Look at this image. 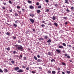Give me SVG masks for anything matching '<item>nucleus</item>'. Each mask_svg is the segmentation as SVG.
Listing matches in <instances>:
<instances>
[{
  "instance_id": "nucleus-1",
  "label": "nucleus",
  "mask_w": 74,
  "mask_h": 74,
  "mask_svg": "<svg viewBox=\"0 0 74 74\" xmlns=\"http://www.w3.org/2000/svg\"><path fill=\"white\" fill-rule=\"evenodd\" d=\"M18 70H19L17 71L18 73H23V70L21 69H19V67H16L14 69V71H17Z\"/></svg>"
},
{
  "instance_id": "nucleus-2",
  "label": "nucleus",
  "mask_w": 74,
  "mask_h": 74,
  "mask_svg": "<svg viewBox=\"0 0 74 74\" xmlns=\"http://www.w3.org/2000/svg\"><path fill=\"white\" fill-rule=\"evenodd\" d=\"M18 45L19 46H18L17 47V49H18V50H21V51H22L21 50H23V47H22V45Z\"/></svg>"
},
{
  "instance_id": "nucleus-3",
  "label": "nucleus",
  "mask_w": 74,
  "mask_h": 74,
  "mask_svg": "<svg viewBox=\"0 0 74 74\" xmlns=\"http://www.w3.org/2000/svg\"><path fill=\"white\" fill-rule=\"evenodd\" d=\"M43 37H44V40H47L48 39V36H43Z\"/></svg>"
},
{
  "instance_id": "nucleus-4",
  "label": "nucleus",
  "mask_w": 74,
  "mask_h": 74,
  "mask_svg": "<svg viewBox=\"0 0 74 74\" xmlns=\"http://www.w3.org/2000/svg\"><path fill=\"white\" fill-rule=\"evenodd\" d=\"M29 20L32 23H34V20L33 19L30 18Z\"/></svg>"
},
{
  "instance_id": "nucleus-5",
  "label": "nucleus",
  "mask_w": 74,
  "mask_h": 74,
  "mask_svg": "<svg viewBox=\"0 0 74 74\" xmlns=\"http://www.w3.org/2000/svg\"><path fill=\"white\" fill-rule=\"evenodd\" d=\"M3 71L5 73H7V72H8V70H7L6 69H5Z\"/></svg>"
},
{
  "instance_id": "nucleus-6",
  "label": "nucleus",
  "mask_w": 74,
  "mask_h": 74,
  "mask_svg": "<svg viewBox=\"0 0 74 74\" xmlns=\"http://www.w3.org/2000/svg\"><path fill=\"white\" fill-rule=\"evenodd\" d=\"M58 48H61V49H62V48H63V46H59Z\"/></svg>"
},
{
  "instance_id": "nucleus-7",
  "label": "nucleus",
  "mask_w": 74,
  "mask_h": 74,
  "mask_svg": "<svg viewBox=\"0 0 74 74\" xmlns=\"http://www.w3.org/2000/svg\"><path fill=\"white\" fill-rule=\"evenodd\" d=\"M35 16V15H34V14H30V16H32V17H33V16Z\"/></svg>"
},
{
  "instance_id": "nucleus-8",
  "label": "nucleus",
  "mask_w": 74,
  "mask_h": 74,
  "mask_svg": "<svg viewBox=\"0 0 74 74\" xmlns=\"http://www.w3.org/2000/svg\"><path fill=\"white\" fill-rule=\"evenodd\" d=\"M52 19L53 20H56V17H55L54 16H53L52 18Z\"/></svg>"
},
{
  "instance_id": "nucleus-9",
  "label": "nucleus",
  "mask_w": 74,
  "mask_h": 74,
  "mask_svg": "<svg viewBox=\"0 0 74 74\" xmlns=\"http://www.w3.org/2000/svg\"><path fill=\"white\" fill-rule=\"evenodd\" d=\"M56 51L57 52H58V53H60V52H61V51H60L59 49H57V50H56Z\"/></svg>"
},
{
  "instance_id": "nucleus-10",
  "label": "nucleus",
  "mask_w": 74,
  "mask_h": 74,
  "mask_svg": "<svg viewBox=\"0 0 74 74\" xmlns=\"http://www.w3.org/2000/svg\"><path fill=\"white\" fill-rule=\"evenodd\" d=\"M65 3H67L68 4H69V2H68V0H65Z\"/></svg>"
},
{
  "instance_id": "nucleus-11",
  "label": "nucleus",
  "mask_w": 74,
  "mask_h": 74,
  "mask_svg": "<svg viewBox=\"0 0 74 74\" xmlns=\"http://www.w3.org/2000/svg\"><path fill=\"white\" fill-rule=\"evenodd\" d=\"M30 8L31 9H32V8H34V6H32V5H30L29 6Z\"/></svg>"
},
{
  "instance_id": "nucleus-12",
  "label": "nucleus",
  "mask_w": 74,
  "mask_h": 74,
  "mask_svg": "<svg viewBox=\"0 0 74 74\" xmlns=\"http://www.w3.org/2000/svg\"><path fill=\"white\" fill-rule=\"evenodd\" d=\"M52 41L51 40V39H49L48 41H47V42H51Z\"/></svg>"
},
{
  "instance_id": "nucleus-13",
  "label": "nucleus",
  "mask_w": 74,
  "mask_h": 74,
  "mask_svg": "<svg viewBox=\"0 0 74 74\" xmlns=\"http://www.w3.org/2000/svg\"><path fill=\"white\" fill-rule=\"evenodd\" d=\"M42 61V60H40V59H38L37 60V62H41Z\"/></svg>"
},
{
  "instance_id": "nucleus-14",
  "label": "nucleus",
  "mask_w": 74,
  "mask_h": 74,
  "mask_svg": "<svg viewBox=\"0 0 74 74\" xmlns=\"http://www.w3.org/2000/svg\"><path fill=\"white\" fill-rule=\"evenodd\" d=\"M18 25H16V24L14 23L13 24V26H14V27H17Z\"/></svg>"
},
{
  "instance_id": "nucleus-15",
  "label": "nucleus",
  "mask_w": 74,
  "mask_h": 74,
  "mask_svg": "<svg viewBox=\"0 0 74 74\" xmlns=\"http://www.w3.org/2000/svg\"><path fill=\"white\" fill-rule=\"evenodd\" d=\"M34 58L35 59V60H37V58L36 57V56H34Z\"/></svg>"
},
{
  "instance_id": "nucleus-16",
  "label": "nucleus",
  "mask_w": 74,
  "mask_h": 74,
  "mask_svg": "<svg viewBox=\"0 0 74 74\" xmlns=\"http://www.w3.org/2000/svg\"><path fill=\"white\" fill-rule=\"evenodd\" d=\"M52 73L53 74H55V73H56V72L55 71H52Z\"/></svg>"
},
{
  "instance_id": "nucleus-17",
  "label": "nucleus",
  "mask_w": 74,
  "mask_h": 74,
  "mask_svg": "<svg viewBox=\"0 0 74 74\" xmlns=\"http://www.w3.org/2000/svg\"><path fill=\"white\" fill-rule=\"evenodd\" d=\"M37 13H40V12H41V11L40 10H37Z\"/></svg>"
},
{
  "instance_id": "nucleus-18",
  "label": "nucleus",
  "mask_w": 74,
  "mask_h": 74,
  "mask_svg": "<svg viewBox=\"0 0 74 74\" xmlns=\"http://www.w3.org/2000/svg\"><path fill=\"white\" fill-rule=\"evenodd\" d=\"M62 64L63 66H66V64L64 62H62Z\"/></svg>"
},
{
  "instance_id": "nucleus-19",
  "label": "nucleus",
  "mask_w": 74,
  "mask_h": 74,
  "mask_svg": "<svg viewBox=\"0 0 74 74\" xmlns=\"http://www.w3.org/2000/svg\"><path fill=\"white\" fill-rule=\"evenodd\" d=\"M9 3L11 4H12V2L10 0L9 1Z\"/></svg>"
},
{
  "instance_id": "nucleus-20",
  "label": "nucleus",
  "mask_w": 74,
  "mask_h": 74,
  "mask_svg": "<svg viewBox=\"0 0 74 74\" xmlns=\"http://www.w3.org/2000/svg\"><path fill=\"white\" fill-rule=\"evenodd\" d=\"M6 49L7 51H10V47H8V48H7Z\"/></svg>"
},
{
  "instance_id": "nucleus-21",
  "label": "nucleus",
  "mask_w": 74,
  "mask_h": 74,
  "mask_svg": "<svg viewBox=\"0 0 74 74\" xmlns=\"http://www.w3.org/2000/svg\"><path fill=\"white\" fill-rule=\"evenodd\" d=\"M44 40V38H39V40Z\"/></svg>"
},
{
  "instance_id": "nucleus-22",
  "label": "nucleus",
  "mask_w": 74,
  "mask_h": 74,
  "mask_svg": "<svg viewBox=\"0 0 74 74\" xmlns=\"http://www.w3.org/2000/svg\"><path fill=\"white\" fill-rule=\"evenodd\" d=\"M54 25H55V26H56V27L58 26V24L56 23H54Z\"/></svg>"
},
{
  "instance_id": "nucleus-23",
  "label": "nucleus",
  "mask_w": 74,
  "mask_h": 74,
  "mask_svg": "<svg viewBox=\"0 0 74 74\" xmlns=\"http://www.w3.org/2000/svg\"><path fill=\"white\" fill-rule=\"evenodd\" d=\"M66 73H67V74H70L71 73L70 71H67L66 72Z\"/></svg>"
},
{
  "instance_id": "nucleus-24",
  "label": "nucleus",
  "mask_w": 74,
  "mask_h": 74,
  "mask_svg": "<svg viewBox=\"0 0 74 74\" xmlns=\"http://www.w3.org/2000/svg\"><path fill=\"white\" fill-rule=\"evenodd\" d=\"M48 74H49V73H51V71L50 70H49L47 72Z\"/></svg>"
},
{
  "instance_id": "nucleus-25",
  "label": "nucleus",
  "mask_w": 74,
  "mask_h": 74,
  "mask_svg": "<svg viewBox=\"0 0 74 74\" xmlns=\"http://www.w3.org/2000/svg\"><path fill=\"white\" fill-rule=\"evenodd\" d=\"M16 7L18 9H20L21 8L19 6H17Z\"/></svg>"
},
{
  "instance_id": "nucleus-26",
  "label": "nucleus",
  "mask_w": 74,
  "mask_h": 74,
  "mask_svg": "<svg viewBox=\"0 0 74 74\" xmlns=\"http://www.w3.org/2000/svg\"><path fill=\"white\" fill-rule=\"evenodd\" d=\"M0 72H1V73H3V70L0 68Z\"/></svg>"
},
{
  "instance_id": "nucleus-27",
  "label": "nucleus",
  "mask_w": 74,
  "mask_h": 74,
  "mask_svg": "<svg viewBox=\"0 0 74 74\" xmlns=\"http://www.w3.org/2000/svg\"><path fill=\"white\" fill-rule=\"evenodd\" d=\"M71 10H74V7L72 6L71 7Z\"/></svg>"
},
{
  "instance_id": "nucleus-28",
  "label": "nucleus",
  "mask_w": 74,
  "mask_h": 74,
  "mask_svg": "<svg viewBox=\"0 0 74 74\" xmlns=\"http://www.w3.org/2000/svg\"><path fill=\"white\" fill-rule=\"evenodd\" d=\"M11 62L12 64H14V63H15V61L13 60Z\"/></svg>"
},
{
  "instance_id": "nucleus-29",
  "label": "nucleus",
  "mask_w": 74,
  "mask_h": 74,
  "mask_svg": "<svg viewBox=\"0 0 74 74\" xmlns=\"http://www.w3.org/2000/svg\"><path fill=\"white\" fill-rule=\"evenodd\" d=\"M48 55H49V56H51V53L49 52H48Z\"/></svg>"
},
{
  "instance_id": "nucleus-30",
  "label": "nucleus",
  "mask_w": 74,
  "mask_h": 74,
  "mask_svg": "<svg viewBox=\"0 0 74 74\" xmlns=\"http://www.w3.org/2000/svg\"><path fill=\"white\" fill-rule=\"evenodd\" d=\"M62 45H63L64 46V47H66V44L64 43H63Z\"/></svg>"
},
{
  "instance_id": "nucleus-31",
  "label": "nucleus",
  "mask_w": 74,
  "mask_h": 74,
  "mask_svg": "<svg viewBox=\"0 0 74 74\" xmlns=\"http://www.w3.org/2000/svg\"><path fill=\"white\" fill-rule=\"evenodd\" d=\"M28 3H29L30 4V3H31L32 1H31L28 0Z\"/></svg>"
},
{
  "instance_id": "nucleus-32",
  "label": "nucleus",
  "mask_w": 74,
  "mask_h": 74,
  "mask_svg": "<svg viewBox=\"0 0 74 74\" xmlns=\"http://www.w3.org/2000/svg\"><path fill=\"white\" fill-rule=\"evenodd\" d=\"M55 60L54 59H53L51 60V62H55Z\"/></svg>"
},
{
  "instance_id": "nucleus-33",
  "label": "nucleus",
  "mask_w": 74,
  "mask_h": 74,
  "mask_svg": "<svg viewBox=\"0 0 74 74\" xmlns=\"http://www.w3.org/2000/svg\"><path fill=\"white\" fill-rule=\"evenodd\" d=\"M6 35H7L8 36H10V33L8 32H7Z\"/></svg>"
},
{
  "instance_id": "nucleus-34",
  "label": "nucleus",
  "mask_w": 74,
  "mask_h": 74,
  "mask_svg": "<svg viewBox=\"0 0 74 74\" xmlns=\"http://www.w3.org/2000/svg\"><path fill=\"white\" fill-rule=\"evenodd\" d=\"M66 58L68 59H70V56H67Z\"/></svg>"
},
{
  "instance_id": "nucleus-35",
  "label": "nucleus",
  "mask_w": 74,
  "mask_h": 74,
  "mask_svg": "<svg viewBox=\"0 0 74 74\" xmlns=\"http://www.w3.org/2000/svg\"><path fill=\"white\" fill-rule=\"evenodd\" d=\"M52 25V24L51 23V22L49 21V25Z\"/></svg>"
},
{
  "instance_id": "nucleus-36",
  "label": "nucleus",
  "mask_w": 74,
  "mask_h": 74,
  "mask_svg": "<svg viewBox=\"0 0 74 74\" xmlns=\"http://www.w3.org/2000/svg\"><path fill=\"white\" fill-rule=\"evenodd\" d=\"M63 18L65 19H66V20H67V19H68V18H67V17H64Z\"/></svg>"
},
{
  "instance_id": "nucleus-37",
  "label": "nucleus",
  "mask_w": 74,
  "mask_h": 74,
  "mask_svg": "<svg viewBox=\"0 0 74 74\" xmlns=\"http://www.w3.org/2000/svg\"><path fill=\"white\" fill-rule=\"evenodd\" d=\"M39 4H40V3H39V2H37L36 3V5H39Z\"/></svg>"
},
{
  "instance_id": "nucleus-38",
  "label": "nucleus",
  "mask_w": 74,
  "mask_h": 74,
  "mask_svg": "<svg viewBox=\"0 0 74 74\" xmlns=\"http://www.w3.org/2000/svg\"><path fill=\"white\" fill-rule=\"evenodd\" d=\"M32 73H33V74H34V73H36V72L34 71H32Z\"/></svg>"
},
{
  "instance_id": "nucleus-39",
  "label": "nucleus",
  "mask_w": 74,
  "mask_h": 74,
  "mask_svg": "<svg viewBox=\"0 0 74 74\" xmlns=\"http://www.w3.org/2000/svg\"><path fill=\"white\" fill-rule=\"evenodd\" d=\"M49 9H47L46 10V12H49Z\"/></svg>"
},
{
  "instance_id": "nucleus-40",
  "label": "nucleus",
  "mask_w": 74,
  "mask_h": 74,
  "mask_svg": "<svg viewBox=\"0 0 74 74\" xmlns=\"http://www.w3.org/2000/svg\"><path fill=\"white\" fill-rule=\"evenodd\" d=\"M15 16H18V14L17 13H15L14 14Z\"/></svg>"
},
{
  "instance_id": "nucleus-41",
  "label": "nucleus",
  "mask_w": 74,
  "mask_h": 74,
  "mask_svg": "<svg viewBox=\"0 0 74 74\" xmlns=\"http://www.w3.org/2000/svg\"><path fill=\"white\" fill-rule=\"evenodd\" d=\"M18 43H21V40H18Z\"/></svg>"
},
{
  "instance_id": "nucleus-42",
  "label": "nucleus",
  "mask_w": 74,
  "mask_h": 74,
  "mask_svg": "<svg viewBox=\"0 0 74 74\" xmlns=\"http://www.w3.org/2000/svg\"><path fill=\"white\" fill-rule=\"evenodd\" d=\"M45 1L46 3H48L49 2L48 0H45Z\"/></svg>"
},
{
  "instance_id": "nucleus-43",
  "label": "nucleus",
  "mask_w": 74,
  "mask_h": 74,
  "mask_svg": "<svg viewBox=\"0 0 74 74\" xmlns=\"http://www.w3.org/2000/svg\"><path fill=\"white\" fill-rule=\"evenodd\" d=\"M22 66L23 68H24V69H25L26 68V66H25L24 65H22Z\"/></svg>"
},
{
  "instance_id": "nucleus-44",
  "label": "nucleus",
  "mask_w": 74,
  "mask_h": 74,
  "mask_svg": "<svg viewBox=\"0 0 74 74\" xmlns=\"http://www.w3.org/2000/svg\"><path fill=\"white\" fill-rule=\"evenodd\" d=\"M41 8V6L40 5H39L38 6V8Z\"/></svg>"
},
{
  "instance_id": "nucleus-45",
  "label": "nucleus",
  "mask_w": 74,
  "mask_h": 74,
  "mask_svg": "<svg viewBox=\"0 0 74 74\" xmlns=\"http://www.w3.org/2000/svg\"><path fill=\"white\" fill-rule=\"evenodd\" d=\"M41 26L42 27H44V26H45V25L44 24H42L41 25Z\"/></svg>"
},
{
  "instance_id": "nucleus-46",
  "label": "nucleus",
  "mask_w": 74,
  "mask_h": 74,
  "mask_svg": "<svg viewBox=\"0 0 74 74\" xmlns=\"http://www.w3.org/2000/svg\"><path fill=\"white\" fill-rule=\"evenodd\" d=\"M22 11H23V12H25V9H22Z\"/></svg>"
},
{
  "instance_id": "nucleus-47",
  "label": "nucleus",
  "mask_w": 74,
  "mask_h": 74,
  "mask_svg": "<svg viewBox=\"0 0 74 74\" xmlns=\"http://www.w3.org/2000/svg\"><path fill=\"white\" fill-rule=\"evenodd\" d=\"M37 56L38 58H40V56L39 55H38Z\"/></svg>"
},
{
  "instance_id": "nucleus-48",
  "label": "nucleus",
  "mask_w": 74,
  "mask_h": 74,
  "mask_svg": "<svg viewBox=\"0 0 74 74\" xmlns=\"http://www.w3.org/2000/svg\"><path fill=\"white\" fill-rule=\"evenodd\" d=\"M68 47H70V48L71 47H72V46H71V45H68Z\"/></svg>"
},
{
  "instance_id": "nucleus-49",
  "label": "nucleus",
  "mask_w": 74,
  "mask_h": 74,
  "mask_svg": "<svg viewBox=\"0 0 74 74\" xmlns=\"http://www.w3.org/2000/svg\"><path fill=\"white\" fill-rule=\"evenodd\" d=\"M26 69L27 70H29V68L27 67L26 68Z\"/></svg>"
},
{
  "instance_id": "nucleus-50",
  "label": "nucleus",
  "mask_w": 74,
  "mask_h": 74,
  "mask_svg": "<svg viewBox=\"0 0 74 74\" xmlns=\"http://www.w3.org/2000/svg\"><path fill=\"white\" fill-rule=\"evenodd\" d=\"M3 4H4V5H6V3L3 2Z\"/></svg>"
},
{
  "instance_id": "nucleus-51",
  "label": "nucleus",
  "mask_w": 74,
  "mask_h": 74,
  "mask_svg": "<svg viewBox=\"0 0 74 74\" xmlns=\"http://www.w3.org/2000/svg\"><path fill=\"white\" fill-rule=\"evenodd\" d=\"M2 8H3V10H4L5 9V7H2Z\"/></svg>"
},
{
  "instance_id": "nucleus-52",
  "label": "nucleus",
  "mask_w": 74,
  "mask_h": 74,
  "mask_svg": "<svg viewBox=\"0 0 74 74\" xmlns=\"http://www.w3.org/2000/svg\"><path fill=\"white\" fill-rule=\"evenodd\" d=\"M66 11H67V12H70V11L69 9H67L66 10Z\"/></svg>"
},
{
  "instance_id": "nucleus-53",
  "label": "nucleus",
  "mask_w": 74,
  "mask_h": 74,
  "mask_svg": "<svg viewBox=\"0 0 74 74\" xmlns=\"http://www.w3.org/2000/svg\"><path fill=\"white\" fill-rule=\"evenodd\" d=\"M58 70H60V68H58L57 69Z\"/></svg>"
},
{
  "instance_id": "nucleus-54",
  "label": "nucleus",
  "mask_w": 74,
  "mask_h": 74,
  "mask_svg": "<svg viewBox=\"0 0 74 74\" xmlns=\"http://www.w3.org/2000/svg\"><path fill=\"white\" fill-rule=\"evenodd\" d=\"M15 23H17V22H18V20H16V21H14Z\"/></svg>"
},
{
  "instance_id": "nucleus-55",
  "label": "nucleus",
  "mask_w": 74,
  "mask_h": 74,
  "mask_svg": "<svg viewBox=\"0 0 74 74\" xmlns=\"http://www.w3.org/2000/svg\"><path fill=\"white\" fill-rule=\"evenodd\" d=\"M15 47H18V45H15Z\"/></svg>"
},
{
  "instance_id": "nucleus-56",
  "label": "nucleus",
  "mask_w": 74,
  "mask_h": 74,
  "mask_svg": "<svg viewBox=\"0 0 74 74\" xmlns=\"http://www.w3.org/2000/svg\"><path fill=\"white\" fill-rule=\"evenodd\" d=\"M55 7H58V5L57 4H56L55 5Z\"/></svg>"
},
{
  "instance_id": "nucleus-57",
  "label": "nucleus",
  "mask_w": 74,
  "mask_h": 74,
  "mask_svg": "<svg viewBox=\"0 0 74 74\" xmlns=\"http://www.w3.org/2000/svg\"><path fill=\"white\" fill-rule=\"evenodd\" d=\"M59 73H60V71H58V72H57V74H59Z\"/></svg>"
},
{
  "instance_id": "nucleus-58",
  "label": "nucleus",
  "mask_w": 74,
  "mask_h": 74,
  "mask_svg": "<svg viewBox=\"0 0 74 74\" xmlns=\"http://www.w3.org/2000/svg\"><path fill=\"white\" fill-rule=\"evenodd\" d=\"M32 30L33 31V32H36V30H35V29H32Z\"/></svg>"
},
{
  "instance_id": "nucleus-59",
  "label": "nucleus",
  "mask_w": 74,
  "mask_h": 74,
  "mask_svg": "<svg viewBox=\"0 0 74 74\" xmlns=\"http://www.w3.org/2000/svg\"><path fill=\"white\" fill-rule=\"evenodd\" d=\"M38 68L40 70H42V68L40 67H39Z\"/></svg>"
},
{
  "instance_id": "nucleus-60",
  "label": "nucleus",
  "mask_w": 74,
  "mask_h": 74,
  "mask_svg": "<svg viewBox=\"0 0 74 74\" xmlns=\"http://www.w3.org/2000/svg\"><path fill=\"white\" fill-rule=\"evenodd\" d=\"M25 60H26V57H25L24 58Z\"/></svg>"
},
{
  "instance_id": "nucleus-61",
  "label": "nucleus",
  "mask_w": 74,
  "mask_h": 74,
  "mask_svg": "<svg viewBox=\"0 0 74 74\" xmlns=\"http://www.w3.org/2000/svg\"><path fill=\"white\" fill-rule=\"evenodd\" d=\"M62 73L63 74H65V73H64V72L63 71L62 72Z\"/></svg>"
},
{
  "instance_id": "nucleus-62",
  "label": "nucleus",
  "mask_w": 74,
  "mask_h": 74,
  "mask_svg": "<svg viewBox=\"0 0 74 74\" xmlns=\"http://www.w3.org/2000/svg\"><path fill=\"white\" fill-rule=\"evenodd\" d=\"M64 56H65V57H66V56H67V54H64Z\"/></svg>"
},
{
  "instance_id": "nucleus-63",
  "label": "nucleus",
  "mask_w": 74,
  "mask_h": 74,
  "mask_svg": "<svg viewBox=\"0 0 74 74\" xmlns=\"http://www.w3.org/2000/svg\"><path fill=\"white\" fill-rule=\"evenodd\" d=\"M65 25H67V22H65Z\"/></svg>"
},
{
  "instance_id": "nucleus-64",
  "label": "nucleus",
  "mask_w": 74,
  "mask_h": 74,
  "mask_svg": "<svg viewBox=\"0 0 74 74\" xmlns=\"http://www.w3.org/2000/svg\"><path fill=\"white\" fill-rule=\"evenodd\" d=\"M9 60H10V61L12 60V59H11V58L9 59Z\"/></svg>"
}]
</instances>
